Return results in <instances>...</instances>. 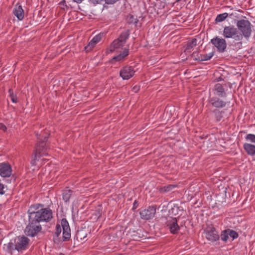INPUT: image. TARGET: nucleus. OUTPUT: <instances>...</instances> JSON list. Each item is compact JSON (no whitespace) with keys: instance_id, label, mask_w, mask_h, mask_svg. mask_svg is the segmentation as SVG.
<instances>
[{"instance_id":"f257e3e1","label":"nucleus","mask_w":255,"mask_h":255,"mask_svg":"<svg viewBox=\"0 0 255 255\" xmlns=\"http://www.w3.org/2000/svg\"><path fill=\"white\" fill-rule=\"evenodd\" d=\"M36 135L39 140V142L36 145L34 154L32 155V159L31 161L32 165H36V161H38L40 157L48 155L47 152V148L45 146V142L48 138V136H42V137H40L41 134L38 133H36Z\"/></svg>"},{"instance_id":"f03ea898","label":"nucleus","mask_w":255,"mask_h":255,"mask_svg":"<svg viewBox=\"0 0 255 255\" xmlns=\"http://www.w3.org/2000/svg\"><path fill=\"white\" fill-rule=\"evenodd\" d=\"M222 35L225 38H231L235 41H239L235 43V46L240 49L242 47L243 43L241 41L243 37L238 28L234 25L225 26L224 27Z\"/></svg>"},{"instance_id":"7ed1b4c3","label":"nucleus","mask_w":255,"mask_h":255,"mask_svg":"<svg viewBox=\"0 0 255 255\" xmlns=\"http://www.w3.org/2000/svg\"><path fill=\"white\" fill-rule=\"evenodd\" d=\"M29 217L38 223L40 222H48L53 217L52 212L49 208H42L36 212L30 213Z\"/></svg>"},{"instance_id":"20e7f679","label":"nucleus","mask_w":255,"mask_h":255,"mask_svg":"<svg viewBox=\"0 0 255 255\" xmlns=\"http://www.w3.org/2000/svg\"><path fill=\"white\" fill-rule=\"evenodd\" d=\"M61 226L58 224L56 225L55 236L58 237L61 233L62 228V240L63 241H68L71 238V231L69 224L65 219H63L61 220Z\"/></svg>"},{"instance_id":"39448f33","label":"nucleus","mask_w":255,"mask_h":255,"mask_svg":"<svg viewBox=\"0 0 255 255\" xmlns=\"http://www.w3.org/2000/svg\"><path fill=\"white\" fill-rule=\"evenodd\" d=\"M236 25L243 38L244 37L248 39L251 36L252 31V24L249 20L246 19L238 20Z\"/></svg>"},{"instance_id":"423d86ee","label":"nucleus","mask_w":255,"mask_h":255,"mask_svg":"<svg viewBox=\"0 0 255 255\" xmlns=\"http://www.w3.org/2000/svg\"><path fill=\"white\" fill-rule=\"evenodd\" d=\"M41 229L42 227L39 223L33 221L31 218L29 217V224L26 227L24 233L26 236L33 237L40 232Z\"/></svg>"},{"instance_id":"0eeeda50","label":"nucleus","mask_w":255,"mask_h":255,"mask_svg":"<svg viewBox=\"0 0 255 255\" xmlns=\"http://www.w3.org/2000/svg\"><path fill=\"white\" fill-rule=\"evenodd\" d=\"M211 43L220 53H223L226 50L227 44L225 38L216 36L211 40Z\"/></svg>"},{"instance_id":"6e6552de","label":"nucleus","mask_w":255,"mask_h":255,"mask_svg":"<svg viewBox=\"0 0 255 255\" xmlns=\"http://www.w3.org/2000/svg\"><path fill=\"white\" fill-rule=\"evenodd\" d=\"M29 240L25 236L17 237L14 239V248L18 251L25 250L29 244Z\"/></svg>"},{"instance_id":"1a4fd4ad","label":"nucleus","mask_w":255,"mask_h":255,"mask_svg":"<svg viewBox=\"0 0 255 255\" xmlns=\"http://www.w3.org/2000/svg\"><path fill=\"white\" fill-rule=\"evenodd\" d=\"M205 237L208 241L215 242L219 240L220 236L215 227L209 226L205 230Z\"/></svg>"},{"instance_id":"9d476101","label":"nucleus","mask_w":255,"mask_h":255,"mask_svg":"<svg viewBox=\"0 0 255 255\" xmlns=\"http://www.w3.org/2000/svg\"><path fill=\"white\" fill-rule=\"evenodd\" d=\"M156 213V208L154 206H149L147 209L140 211V217L143 220H149L153 218Z\"/></svg>"},{"instance_id":"9b49d317","label":"nucleus","mask_w":255,"mask_h":255,"mask_svg":"<svg viewBox=\"0 0 255 255\" xmlns=\"http://www.w3.org/2000/svg\"><path fill=\"white\" fill-rule=\"evenodd\" d=\"M239 236L238 234L235 231L228 229L222 231L220 237L222 241L224 242H227L229 237L232 238V240L237 239Z\"/></svg>"},{"instance_id":"f8f14e48","label":"nucleus","mask_w":255,"mask_h":255,"mask_svg":"<svg viewBox=\"0 0 255 255\" xmlns=\"http://www.w3.org/2000/svg\"><path fill=\"white\" fill-rule=\"evenodd\" d=\"M135 73L134 68L131 66H127L122 68L120 75L124 80H128L132 77Z\"/></svg>"},{"instance_id":"ddd939ff","label":"nucleus","mask_w":255,"mask_h":255,"mask_svg":"<svg viewBox=\"0 0 255 255\" xmlns=\"http://www.w3.org/2000/svg\"><path fill=\"white\" fill-rule=\"evenodd\" d=\"M12 172V168L8 163H0V175L2 177H10Z\"/></svg>"},{"instance_id":"4468645a","label":"nucleus","mask_w":255,"mask_h":255,"mask_svg":"<svg viewBox=\"0 0 255 255\" xmlns=\"http://www.w3.org/2000/svg\"><path fill=\"white\" fill-rule=\"evenodd\" d=\"M167 226L170 232L173 234L177 233L180 229L176 218H170L167 221Z\"/></svg>"},{"instance_id":"2eb2a0df","label":"nucleus","mask_w":255,"mask_h":255,"mask_svg":"<svg viewBox=\"0 0 255 255\" xmlns=\"http://www.w3.org/2000/svg\"><path fill=\"white\" fill-rule=\"evenodd\" d=\"M102 36L103 35L101 34H99L94 36L88 44L85 47V50L87 52L91 50L95 45L101 40Z\"/></svg>"},{"instance_id":"dca6fc26","label":"nucleus","mask_w":255,"mask_h":255,"mask_svg":"<svg viewBox=\"0 0 255 255\" xmlns=\"http://www.w3.org/2000/svg\"><path fill=\"white\" fill-rule=\"evenodd\" d=\"M209 102L212 106L217 108H223L225 107L227 104L226 102L217 97L210 98Z\"/></svg>"},{"instance_id":"f3484780","label":"nucleus","mask_w":255,"mask_h":255,"mask_svg":"<svg viewBox=\"0 0 255 255\" xmlns=\"http://www.w3.org/2000/svg\"><path fill=\"white\" fill-rule=\"evenodd\" d=\"M13 13L14 15L19 20H21L24 18V12L21 5L17 4L15 5Z\"/></svg>"},{"instance_id":"a211bd4d","label":"nucleus","mask_w":255,"mask_h":255,"mask_svg":"<svg viewBox=\"0 0 255 255\" xmlns=\"http://www.w3.org/2000/svg\"><path fill=\"white\" fill-rule=\"evenodd\" d=\"M213 91L216 92V94L220 97H226V93L223 86L220 83L216 84L213 88Z\"/></svg>"},{"instance_id":"6ab92c4d","label":"nucleus","mask_w":255,"mask_h":255,"mask_svg":"<svg viewBox=\"0 0 255 255\" xmlns=\"http://www.w3.org/2000/svg\"><path fill=\"white\" fill-rule=\"evenodd\" d=\"M87 236V231L85 230H78L76 235L75 238L78 242L82 243L86 241V238Z\"/></svg>"},{"instance_id":"aec40b11","label":"nucleus","mask_w":255,"mask_h":255,"mask_svg":"<svg viewBox=\"0 0 255 255\" xmlns=\"http://www.w3.org/2000/svg\"><path fill=\"white\" fill-rule=\"evenodd\" d=\"M244 149L250 155H255V145L251 143H245L244 144Z\"/></svg>"},{"instance_id":"412c9836","label":"nucleus","mask_w":255,"mask_h":255,"mask_svg":"<svg viewBox=\"0 0 255 255\" xmlns=\"http://www.w3.org/2000/svg\"><path fill=\"white\" fill-rule=\"evenodd\" d=\"M128 55V49H125L122 53L115 56L113 58L112 60L115 61H123L125 58Z\"/></svg>"},{"instance_id":"4be33fe9","label":"nucleus","mask_w":255,"mask_h":255,"mask_svg":"<svg viewBox=\"0 0 255 255\" xmlns=\"http://www.w3.org/2000/svg\"><path fill=\"white\" fill-rule=\"evenodd\" d=\"M197 45V39L196 38H193L191 41L187 42L186 44V46L185 49V52L186 53H189L193 50L194 47H195Z\"/></svg>"},{"instance_id":"5701e85b","label":"nucleus","mask_w":255,"mask_h":255,"mask_svg":"<svg viewBox=\"0 0 255 255\" xmlns=\"http://www.w3.org/2000/svg\"><path fill=\"white\" fill-rule=\"evenodd\" d=\"M124 45L121 41H120L118 39L114 40L112 43L110 47V51L111 52H113L116 49L119 48L121 47H123Z\"/></svg>"},{"instance_id":"b1692460","label":"nucleus","mask_w":255,"mask_h":255,"mask_svg":"<svg viewBox=\"0 0 255 255\" xmlns=\"http://www.w3.org/2000/svg\"><path fill=\"white\" fill-rule=\"evenodd\" d=\"M129 31L128 30H127L120 34L118 39L121 41L123 44H125L127 39H128L129 36Z\"/></svg>"},{"instance_id":"393cba45","label":"nucleus","mask_w":255,"mask_h":255,"mask_svg":"<svg viewBox=\"0 0 255 255\" xmlns=\"http://www.w3.org/2000/svg\"><path fill=\"white\" fill-rule=\"evenodd\" d=\"M214 55V52H211L206 54H201L199 57L196 58L198 61H207L210 60Z\"/></svg>"},{"instance_id":"a878e982","label":"nucleus","mask_w":255,"mask_h":255,"mask_svg":"<svg viewBox=\"0 0 255 255\" xmlns=\"http://www.w3.org/2000/svg\"><path fill=\"white\" fill-rule=\"evenodd\" d=\"M72 193V191L71 190L66 189L64 190L62 194L63 200L65 202H68L70 198H71Z\"/></svg>"},{"instance_id":"bb28decb","label":"nucleus","mask_w":255,"mask_h":255,"mask_svg":"<svg viewBox=\"0 0 255 255\" xmlns=\"http://www.w3.org/2000/svg\"><path fill=\"white\" fill-rule=\"evenodd\" d=\"M214 114V117L217 122H220L223 118V111H221L219 110L216 109L213 111Z\"/></svg>"},{"instance_id":"cd10ccee","label":"nucleus","mask_w":255,"mask_h":255,"mask_svg":"<svg viewBox=\"0 0 255 255\" xmlns=\"http://www.w3.org/2000/svg\"><path fill=\"white\" fill-rule=\"evenodd\" d=\"M175 186L173 185H168L160 188L159 191L161 193H166L172 191Z\"/></svg>"},{"instance_id":"c85d7f7f","label":"nucleus","mask_w":255,"mask_h":255,"mask_svg":"<svg viewBox=\"0 0 255 255\" xmlns=\"http://www.w3.org/2000/svg\"><path fill=\"white\" fill-rule=\"evenodd\" d=\"M228 16V13L225 12L222 14H218L216 19L215 21L216 22H220L224 21Z\"/></svg>"},{"instance_id":"c756f323","label":"nucleus","mask_w":255,"mask_h":255,"mask_svg":"<svg viewBox=\"0 0 255 255\" xmlns=\"http://www.w3.org/2000/svg\"><path fill=\"white\" fill-rule=\"evenodd\" d=\"M8 93L12 102L16 103L17 102V98L16 95L14 94L13 90L12 89H9L8 90Z\"/></svg>"},{"instance_id":"7c9ffc66","label":"nucleus","mask_w":255,"mask_h":255,"mask_svg":"<svg viewBox=\"0 0 255 255\" xmlns=\"http://www.w3.org/2000/svg\"><path fill=\"white\" fill-rule=\"evenodd\" d=\"M245 139L248 140L252 142H255V135L254 134H248L246 137Z\"/></svg>"},{"instance_id":"2f4dec72","label":"nucleus","mask_w":255,"mask_h":255,"mask_svg":"<svg viewBox=\"0 0 255 255\" xmlns=\"http://www.w3.org/2000/svg\"><path fill=\"white\" fill-rule=\"evenodd\" d=\"M127 18L128 22L129 23H137V19L136 18H134L133 16L132 15H128Z\"/></svg>"},{"instance_id":"473e14b6","label":"nucleus","mask_w":255,"mask_h":255,"mask_svg":"<svg viewBox=\"0 0 255 255\" xmlns=\"http://www.w3.org/2000/svg\"><path fill=\"white\" fill-rule=\"evenodd\" d=\"M7 251L11 252L12 250H15L14 244L12 242H9L7 245Z\"/></svg>"},{"instance_id":"72a5a7b5","label":"nucleus","mask_w":255,"mask_h":255,"mask_svg":"<svg viewBox=\"0 0 255 255\" xmlns=\"http://www.w3.org/2000/svg\"><path fill=\"white\" fill-rule=\"evenodd\" d=\"M7 128L5 125L2 124H0V129L3 130V131H5Z\"/></svg>"},{"instance_id":"f704fd0d","label":"nucleus","mask_w":255,"mask_h":255,"mask_svg":"<svg viewBox=\"0 0 255 255\" xmlns=\"http://www.w3.org/2000/svg\"><path fill=\"white\" fill-rule=\"evenodd\" d=\"M93 3L97 4L101 3L103 0H90Z\"/></svg>"},{"instance_id":"c9c22d12","label":"nucleus","mask_w":255,"mask_h":255,"mask_svg":"<svg viewBox=\"0 0 255 255\" xmlns=\"http://www.w3.org/2000/svg\"><path fill=\"white\" fill-rule=\"evenodd\" d=\"M139 87H137V86H134V87H133V88H132V91H133L134 92H135V93H136V92H137V91H139Z\"/></svg>"},{"instance_id":"e433bc0d","label":"nucleus","mask_w":255,"mask_h":255,"mask_svg":"<svg viewBox=\"0 0 255 255\" xmlns=\"http://www.w3.org/2000/svg\"><path fill=\"white\" fill-rule=\"evenodd\" d=\"M138 206V203L136 201H134L133 203V208L134 209H136Z\"/></svg>"},{"instance_id":"4c0bfd02","label":"nucleus","mask_w":255,"mask_h":255,"mask_svg":"<svg viewBox=\"0 0 255 255\" xmlns=\"http://www.w3.org/2000/svg\"><path fill=\"white\" fill-rule=\"evenodd\" d=\"M83 0H73V1L78 3H81L83 1Z\"/></svg>"},{"instance_id":"58836bf2","label":"nucleus","mask_w":255,"mask_h":255,"mask_svg":"<svg viewBox=\"0 0 255 255\" xmlns=\"http://www.w3.org/2000/svg\"><path fill=\"white\" fill-rule=\"evenodd\" d=\"M181 0H176V1H177V2H179V1H180Z\"/></svg>"},{"instance_id":"ea45409f","label":"nucleus","mask_w":255,"mask_h":255,"mask_svg":"<svg viewBox=\"0 0 255 255\" xmlns=\"http://www.w3.org/2000/svg\"><path fill=\"white\" fill-rule=\"evenodd\" d=\"M59 255H64L63 254H60Z\"/></svg>"}]
</instances>
